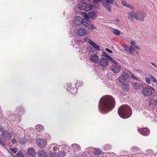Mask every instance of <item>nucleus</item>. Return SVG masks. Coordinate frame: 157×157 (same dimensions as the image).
I'll return each instance as SVG.
<instances>
[{"label":"nucleus","mask_w":157,"mask_h":157,"mask_svg":"<svg viewBox=\"0 0 157 157\" xmlns=\"http://www.w3.org/2000/svg\"><path fill=\"white\" fill-rule=\"evenodd\" d=\"M115 104L114 98L110 95L102 97L100 100L99 104L100 111L102 113H105L112 110Z\"/></svg>","instance_id":"obj_1"},{"label":"nucleus","mask_w":157,"mask_h":157,"mask_svg":"<svg viewBox=\"0 0 157 157\" xmlns=\"http://www.w3.org/2000/svg\"><path fill=\"white\" fill-rule=\"evenodd\" d=\"M146 17L145 13L143 11L138 10L136 12L132 11L128 13V17L130 20L133 21V18L140 21H144Z\"/></svg>","instance_id":"obj_2"},{"label":"nucleus","mask_w":157,"mask_h":157,"mask_svg":"<svg viewBox=\"0 0 157 157\" xmlns=\"http://www.w3.org/2000/svg\"><path fill=\"white\" fill-rule=\"evenodd\" d=\"M118 113L121 117L127 118L129 117L132 114L131 109L128 105H122L119 109Z\"/></svg>","instance_id":"obj_3"},{"label":"nucleus","mask_w":157,"mask_h":157,"mask_svg":"<svg viewBox=\"0 0 157 157\" xmlns=\"http://www.w3.org/2000/svg\"><path fill=\"white\" fill-rule=\"evenodd\" d=\"M77 7L81 10H85L86 11L91 10L93 6L90 4H87L84 1H80L77 5Z\"/></svg>","instance_id":"obj_4"},{"label":"nucleus","mask_w":157,"mask_h":157,"mask_svg":"<svg viewBox=\"0 0 157 157\" xmlns=\"http://www.w3.org/2000/svg\"><path fill=\"white\" fill-rule=\"evenodd\" d=\"M50 146L48 149V151L50 152V155L53 157L56 156L57 153L56 151L59 150V146L56 144H52Z\"/></svg>","instance_id":"obj_5"},{"label":"nucleus","mask_w":157,"mask_h":157,"mask_svg":"<svg viewBox=\"0 0 157 157\" xmlns=\"http://www.w3.org/2000/svg\"><path fill=\"white\" fill-rule=\"evenodd\" d=\"M111 62L113 63L112 64L111 70L115 73H119L121 70V66L114 60V62L112 61Z\"/></svg>","instance_id":"obj_6"},{"label":"nucleus","mask_w":157,"mask_h":157,"mask_svg":"<svg viewBox=\"0 0 157 157\" xmlns=\"http://www.w3.org/2000/svg\"><path fill=\"white\" fill-rule=\"evenodd\" d=\"M115 1V0H102V5L106 8L109 12H111V6L110 5L113 4Z\"/></svg>","instance_id":"obj_7"},{"label":"nucleus","mask_w":157,"mask_h":157,"mask_svg":"<svg viewBox=\"0 0 157 157\" xmlns=\"http://www.w3.org/2000/svg\"><path fill=\"white\" fill-rule=\"evenodd\" d=\"M130 78V75L129 74L126 72H123L121 76L119 78V80L120 82H124L128 80Z\"/></svg>","instance_id":"obj_8"},{"label":"nucleus","mask_w":157,"mask_h":157,"mask_svg":"<svg viewBox=\"0 0 157 157\" xmlns=\"http://www.w3.org/2000/svg\"><path fill=\"white\" fill-rule=\"evenodd\" d=\"M91 22L89 20L88 16L86 14L84 16V18L83 19L82 24L85 27H90L91 25Z\"/></svg>","instance_id":"obj_9"},{"label":"nucleus","mask_w":157,"mask_h":157,"mask_svg":"<svg viewBox=\"0 0 157 157\" xmlns=\"http://www.w3.org/2000/svg\"><path fill=\"white\" fill-rule=\"evenodd\" d=\"M142 92L144 95L146 97L151 96L152 93L151 90L149 87L144 88L142 90Z\"/></svg>","instance_id":"obj_10"},{"label":"nucleus","mask_w":157,"mask_h":157,"mask_svg":"<svg viewBox=\"0 0 157 157\" xmlns=\"http://www.w3.org/2000/svg\"><path fill=\"white\" fill-rule=\"evenodd\" d=\"M2 134L3 138L5 140H8L11 139V134L8 131H4Z\"/></svg>","instance_id":"obj_11"},{"label":"nucleus","mask_w":157,"mask_h":157,"mask_svg":"<svg viewBox=\"0 0 157 157\" xmlns=\"http://www.w3.org/2000/svg\"><path fill=\"white\" fill-rule=\"evenodd\" d=\"M36 142L37 146L40 147H44L45 144V140L41 138H38L36 140Z\"/></svg>","instance_id":"obj_12"},{"label":"nucleus","mask_w":157,"mask_h":157,"mask_svg":"<svg viewBox=\"0 0 157 157\" xmlns=\"http://www.w3.org/2000/svg\"><path fill=\"white\" fill-rule=\"evenodd\" d=\"M77 33L79 36H83L86 35L87 32L84 28H80L77 29Z\"/></svg>","instance_id":"obj_13"},{"label":"nucleus","mask_w":157,"mask_h":157,"mask_svg":"<svg viewBox=\"0 0 157 157\" xmlns=\"http://www.w3.org/2000/svg\"><path fill=\"white\" fill-rule=\"evenodd\" d=\"M149 105L150 106L155 105L157 103V96H154L151 98L149 101Z\"/></svg>","instance_id":"obj_14"},{"label":"nucleus","mask_w":157,"mask_h":157,"mask_svg":"<svg viewBox=\"0 0 157 157\" xmlns=\"http://www.w3.org/2000/svg\"><path fill=\"white\" fill-rule=\"evenodd\" d=\"M83 19L80 16L76 17L74 21V23L76 25H80L82 24Z\"/></svg>","instance_id":"obj_15"},{"label":"nucleus","mask_w":157,"mask_h":157,"mask_svg":"<svg viewBox=\"0 0 157 157\" xmlns=\"http://www.w3.org/2000/svg\"><path fill=\"white\" fill-rule=\"evenodd\" d=\"M90 58V61L94 63L97 62L99 60L98 56L94 54L91 55Z\"/></svg>","instance_id":"obj_16"},{"label":"nucleus","mask_w":157,"mask_h":157,"mask_svg":"<svg viewBox=\"0 0 157 157\" xmlns=\"http://www.w3.org/2000/svg\"><path fill=\"white\" fill-rule=\"evenodd\" d=\"M99 62L101 66L103 67L106 66L108 63L107 59L104 58L100 59Z\"/></svg>","instance_id":"obj_17"},{"label":"nucleus","mask_w":157,"mask_h":157,"mask_svg":"<svg viewBox=\"0 0 157 157\" xmlns=\"http://www.w3.org/2000/svg\"><path fill=\"white\" fill-rule=\"evenodd\" d=\"M138 131L141 134L146 136L148 135L149 133V130L146 128H142L138 129Z\"/></svg>","instance_id":"obj_18"},{"label":"nucleus","mask_w":157,"mask_h":157,"mask_svg":"<svg viewBox=\"0 0 157 157\" xmlns=\"http://www.w3.org/2000/svg\"><path fill=\"white\" fill-rule=\"evenodd\" d=\"M27 153L29 156H33L35 155L36 152L33 148H30L28 149Z\"/></svg>","instance_id":"obj_19"},{"label":"nucleus","mask_w":157,"mask_h":157,"mask_svg":"<svg viewBox=\"0 0 157 157\" xmlns=\"http://www.w3.org/2000/svg\"><path fill=\"white\" fill-rule=\"evenodd\" d=\"M87 16H88L89 18L90 17L92 19H94L98 16L96 13L93 11L89 12Z\"/></svg>","instance_id":"obj_20"},{"label":"nucleus","mask_w":157,"mask_h":157,"mask_svg":"<svg viewBox=\"0 0 157 157\" xmlns=\"http://www.w3.org/2000/svg\"><path fill=\"white\" fill-rule=\"evenodd\" d=\"M72 147L74 148L75 152H78L81 150V147L80 145L78 144H72Z\"/></svg>","instance_id":"obj_21"},{"label":"nucleus","mask_w":157,"mask_h":157,"mask_svg":"<svg viewBox=\"0 0 157 157\" xmlns=\"http://www.w3.org/2000/svg\"><path fill=\"white\" fill-rule=\"evenodd\" d=\"M38 155L39 157H47V154L45 151L44 150H41L38 151Z\"/></svg>","instance_id":"obj_22"},{"label":"nucleus","mask_w":157,"mask_h":157,"mask_svg":"<svg viewBox=\"0 0 157 157\" xmlns=\"http://www.w3.org/2000/svg\"><path fill=\"white\" fill-rule=\"evenodd\" d=\"M89 43L93 47H94L97 51L100 50L99 47L92 40H90Z\"/></svg>","instance_id":"obj_23"},{"label":"nucleus","mask_w":157,"mask_h":157,"mask_svg":"<svg viewBox=\"0 0 157 157\" xmlns=\"http://www.w3.org/2000/svg\"><path fill=\"white\" fill-rule=\"evenodd\" d=\"M94 149V151L93 153L94 155L97 156H99L101 154L102 151L100 149L96 148H95Z\"/></svg>","instance_id":"obj_24"},{"label":"nucleus","mask_w":157,"mask_h":157,"mask_svg":"<svg viewBox=\"0 0 157 157\" xmlns=\"http://www.w3.org/2000/svg\"><path fill=\"white\" fill-rule=\"evenodd\" d=\"M133 87L136 90L140 89L141 87V85L137 82H133L132 83Z\"/></svg>","instance_id":"obj_25"},{"label":"nucleus","mask_w":157,"mask_h":157,"mask_svg":"<svg viewBox=\"0 0 157 157\" xmlns=\"http://www.w3.org/2000/svg\"><path fill=\"white\" fill-rule=\"evenodd\" d=\"M36 128L37 131L39 132H41L44 131V129L42 125L39 124L36 126Z\"/></svg>","instance_id":"obj_26"},{"label":"nucleus","mask_w":157,"mask_h":157,"mask_svg":"<svg viewBox=\"0 0 157 157\" xmlns=\"http://www.w3.org/2000/svg\"><path fill=\"white\" fill-rule=\"evenodd\" d=\"M58 157H63L66 156V152L63 151H60L59 152Z\"/></svg>","instance_id":"obj_27"},{"label":"nucleus","mask_w":157,"mask_h":157,"mask_svg":"<svg viewBox=\"0 0 157 157\" xmlns=\"http://www.w3.org/2000/svg\"><path fill=\"white\" fill-rule=\"evenodd\" d=\"M129 86L128 84H125V83H123L122 85V88L123 89H124V90L127 91L128 88Z\"/></svg>","instance_id":"obj_28"},{"label":"nucleus","mask_w":157,"mask_h":157,"mask_svg":"<svg viewBox=\"0 0 157 157\" xmlns=\"http://www.w3.org/2000/svg\"><path fill=\"white\" fill-rule=\"evenodd\" d=\"M104 56L105 58H107V59H108L109 60L111 61V62L112 61L113 62H114V60L112 58L109 56L105 53H104Z\"/></svg>","instance_id":"obj_29"},{"label":"nucleus","mask_w":157,"mask_h":157,"mask_svg":"<svg viewBox=\"0 0 157 157\" xmlns=\"http://www.w3.org/2000/svg\"><path fill=\"white\" fill-rule=\"evenodd\" d=\"M27 141L26 140L22 138H20L19 140V143L20 144L23 145L25 144Z\"/></svg>","instance_id":"obj_30"},{"label":"nucleus","mask_w":157,"mask_h":157,"mask_svg":"<svg viewBox=\"0 0 157 157\" xmlns=\"http://www.w3.org/2000/svg\"><path fill=\"white\" fill-rule=\"evenodd\" d=\"M125 50L127 51V52L130 54H132V51H131L130 48L128 47H125L124 48Z\"/></svg>","instance_id":"obj_31"},{"label":"nucleus","mask_w":157,"mask_h":157,"mask_svg":"<svg viewBox=\"0 0 157 157\" xmlns=\"http://www.w3.org/2000/svg\"><path fill=\"white\" fill-rule=\"evenodd\" d=\"M127 7L130 9L131 10L133 11L135 10H136V8L134 6H132L131 4H129Z\"/></svg>","instance_id":"obj_32"},{"label":"nucleus","mask_w":157,"mask_h":157,"mask_svg":"<svg viewBox=\"0 0 157 157\" xmlns=\"http://www.w3.org/2000/svg\"><path fill=\"white\" fill-rule=\"evenodd\" d=\"M16 157H24L21 151H19L16 154Z\"/></svg>","instance_id":"obj_33"},{"label":"nucleus","mask_w":157,"mask_h":157,"mask_svg":"<svg viewBox=\"0 0 157 157\" xmlns=\"http://www.w3.org/2000/svg\"><path fill=\"white\" fill-rule=\"evenodd\" d=\"M113 33L117 35H120L121 34L120 32L118 30L114 29L113 31Z\"/></svg>","instance_id":"obj_34"},{"label":"nucleus","mask_w":157,"mask_h":157,"mask_svg":"<svg viewBox=\"0 0 157 157\" xmlns=\"http://www.w3.org/2000/svg\"><path fill=\"white\" fill-rule=\"evenodd\" d=\"M10 149L11 151L14 154L16 153L17 151V150L16 148H10Z\"/></svg>","instance_id":"obj_35"},{"label":"nucleus","mask_w":157,"mask_h":157,"mask_svg":"<svg viewBox=\"0 0 157 157\" xmlns=\"http://www.w3.org/2000/svg\"><path fill=\"white\" fill-rule=\"evenodd\" d=\"M122 4L124 6L127 7L128 6L129 4H128L126 2H125L124 1H123L121 2Z\"/></svg>","instance_id":"obj_36"},{"label":"nucleus","mask_w":157,"mask_h":157,"mask_svg":"<svg viewBox=\"0 0 157 157\" xmlns=\"http://www.w3.org/2000/svg\"><path fill=\"white\" fill-rule=\"evenodd\" d=\"M150 78L153 82H157V80L153 76L151 75L150 76Z\"/></svg>","instance_id":"obj_37"},{"label":"nucleus","mask_w":157,"mask_h":157,"mask_svg":"<svg viewBox=\"0 0 157 157\" xmlns=\"http://www.w3.org/2000/svg\"><path fill=\"white\" fill-rule=\"evenodd\" d=\"M132 151H134V152H135V151H138L139 150V149L137 148V147H133L132 149Z\"/></svg>","instance_id":"obj_38"},{"label":"nucleus","mask_w":157,"mask_h":157,"mask_svg":"<svg viewBox=\"0 0 157 157\" xmlns=\"http://www.w3.org/2000/svg\"><path fill=\"white\" fill-rule=\"evenodd\" d=\"M145 80L146 81V82L148 83L149 84L150 83V79L148 78H145Z\"/></svg>","instance_id":"obj_39"},{"label":"nucleus","mask_w":157,"mask_h":157,"mask_svg":"<svg viewBox=\"0 0 157 157\" xmlns=\"http://www.w3.org/2000/svg\"><path fill=\"white\" fill-rule=\"evenodd\" d=\"M91 27L90 28L92 30L95 29H96V27L94 25V24H91Z\"/></svg>","instance_id":"obj_40"},{"label":"nucleus","mask_w":157,"mask_h":157,"mask_svg":"<svg viewBox=\"0 0 157 157\" xmlns=\"http://www.w3.org/2000/svg\"><path fill=\"white\" fill-rule=\"evenodd\" d=\"M94 2L95 3H97L98 2L101 1V4H102V0H93Z\"/></svg>","instance_id":"obj_41"},{"label":"nucleus","mask_w":157,"mask_h":157,"mask_svg":"<svg viewBox=\"0 0 157 157\" xmlns=\"http://www.w3.org/2000/svg\"><path fill=\"white\" fill-rule=\"evenodd\" d=\"M105 49L106 51H107V52L109 53H113L112 51L111 50L109 49V48H105Z\"/></svg>","instance_id":"obj_42"},{"label":"nucleus","mask_w":157,"mask_h":157,"mask_svg":"<svg viewBox=\"0 0 157 157\" xmlns=\"http://www.w3.org/2000/svg\"><path fill=\"white\" fill-rule=\"evenodd\" d=\"M12 142L13 144H14L16 143V140L15 139H13L12 140Z\"/></svg>","instance_id":"obj_43"},{"label":"nucleus","mask_w":157,"mask_h":157,"mask_svg":"<svg viewBox=\"0 0 157 157\" xmlns=\"http://www.w3.org/2000/svg\"><path fill=\"white\" fill-rule=\"evenodd\" d=\"M131 77L132 78H133L134 79H137V78L134 75H131Z\"/></svg>","instance_id":"obj_44"},{"label":"nucleus","mask_w":157,"mask_h":157,"mask_svg":"<svg viewBox=\"0 0 157 157\" xmlns=\"http://www.w3.org/2000/svg\"><path fill=\"white\" fill-rule=\"evenodd\" d=\"M129 48H130L131 50L132 51V52L134 50V48L132 46H130Z\"/></svg>","instance_id":"obj_45"},{"label":"nucleus","mask_w":157,"mask_h":157,"mask_svg":"<svg viewBox=\"0 0 157 157\" xmlns=\"http://www.w3.org/2000/svg\"><path fill=\"white\" fill-rule=\"evenodd\" d=\"M134 48H135L137 49H140L139 47L137 45H134Z\"/></svg>","instance_id":"obj_46"},{"label":"nucleus","mask_w":157,"mask_h":157,"mask_svg":"<svg viewBox=\"0 0 157 157\" xmlns=\"http://www.w3.org/2000/svg\"><path fill=\"white\" fill-rule=\"evenodd\" d=\"M135 43L133 41H132L131 42V45H133L134 46V45H135Z\"/></svg>","instance_id":"obj_47"},{"label":"nucleus","mask_w":157,"mask_h":157,"mask_svg":"<svg viewBox=\"0 0 157 157\" xmlns=\"http://www.w3.org/2000/svg\"><path fill=\"white\" fill-rule=\"evenodd\" d=\"M151 64L155 67H157V66L154 63H151Z\"/></svg>","instance_id":"obj_48"},{"label":"nucleus","mask_w":157,"mask_h":157,"mask_svg":"<svg viewBox=\"0 0 157 157\" xmlns=\"http://www.w3.org/2000/svg\"><path fill=\"white\" fill-rule=\"evenodd\" d=\"M84 40L85 41H86L87 40V38L86 37H85L84 38Z\"/></svg>","instance_id":"obj_49"},{"label":"nucleus","mask_w":157,"mask_h":157,"mask_svg":"<svg viewBox=\"0 0 157 157\" xmlns=\"http://www.w3.org/2000/svg\"><path fill=\"white\" fill-rule=\"evenodd\" d=\"M73 91H72V89H71V92L73 94H74V93H75L73 92Z\"/></svg>","instance_id":"obj_50"},{"label":"nucleus","mask_w":157,"mask_h":157,"mask_svg":"<svg viewBox=\"0 0 157 157\" xmlns=\"http://www.w3.org/2000/svg\"><path fill=\"white\" fill-rule=\"evenodd\" d=\"M115 4H116L115 5H116L117 6V7H119V6L117 4V2H116V1L115 2Z\"/></svg>","instance_id":"obj_51"},{"label":"nucleus","mask_w":157,"mask_h":157,"mask_svg":"<svg viewBox=\"0 0 157 157\" xmlns=\"http://www.w3.org/2000/svg\"><path fill=\"white\" fill-rule=\"evenodd\" d=\"M83 155H84V156H83L82 157H86V156L85 155H84V154H83Z\"/></svg>","instance_id":"obj_52"},{"label":"nucleus","mask_w":157,"mask_h":157,"mask_svg":"<svg viewBox=\"0 0 157 157\" xmlns=\"http://www.w3.org/2000/svg\"><path fill=\"white\" fill-rule=\"evenodd\" d=\"M73 90H76V89L75 88H74V89H73Z\"/></svg>","instance_id":"obj_53"},{"label":"nucleus","mask_w":157,"mask_h":157,"mask_svg":"<svg viewBox=\"0 0 157 157\" xmlns=\"http://www.w3.org/2000/svg\"><path fill=\"white\" fill-rule=\"evenodd\" d=\"M2 130V128H0V131Z\"/></svg>","instance_id":"obj_54"}]
</instances>
